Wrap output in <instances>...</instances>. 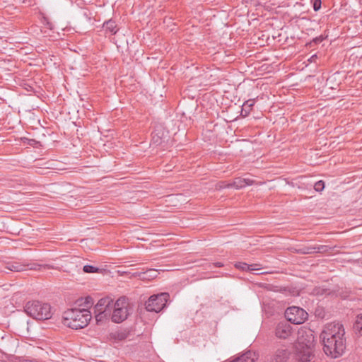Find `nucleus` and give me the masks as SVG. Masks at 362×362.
<instances>
[{
	"mask_svg": "<svg viewBox=\"0 0 362 362\" xmlns=\"http://www.w3.org/2000/svg\"><path fill=\"white\" fill-rule=\"evenodd\" d=\"M288 358V354L286 349H278L274 354L273 362H286Z\"/></svg>",
	"mask_w": 362,
	"mask_h": 362,
	"instance_id": "nucleus-14",
	"label": "nucleus"
},
{
	"mask_svg": "<svg viewBox=\"0 0 362 362\" xmlns=\"http://www.w3.org/2000/svg\"><path fill=\"white\" fill-rule=\"evenodd\" d=\"M291 332L292 327L286 321L279 322L276 326L275 335L279 339H288Z\"/></svg>",
	"mask_w": 362,
	"mask_h": 362,
	"instance_id": "nucleus-8",
	"label": "nucleus"
},
{
	"mask_svg": "<svg viewBox=\"0 0 362 362\" xmlns=\"http://www.w3.org/2000/svg\"><path fill=\"white\" fill-rule=\"evenodd\" d=\"M324 38L322 36L314 38L310 43V47H313V45H317L323 41Z\"/></svg>",
	"mask_w": 362,
	"mask_h": 362,
	"instance_id": "nucleus-25",
	"label": "nucleus"
},
{
	"mask_svg": "<svg viewBox=\"0 0 362 362\" xmlns=\"http://www.w3.org/2000/svg\"><path fill=\"white\" fill-rule=\"evenodd\" d=\"M168 298V293L153 295L146 302V309L149 312L159 313L166 306Z\"/></svg>",
	"mask_w": 362,
	"mask_h": 362,
	"instance_id": "nucleus-6",
	"label": "nucleus"
},
{
	"mask_svg": "<svg viewBox=\"0 0 362 362\" xmlns=\"http://www.w3.org/2000/svg\"><path fill=\"white\" fill-rule=\"evenodd\" d=\"M85 304H86V307L91 306L93 304L92 298L90 297L86 298V300H85Z\"/></svg>",
	"mask_w": 362,
	"mask_h": 362,
	"instance_id": "nucleus-27",
	"label": "nucleus"
},
{
	"mask_svg": "<svg viewBox=\"0 0 362 362\" xmlns=\"http://www.w3.org/2000/svg\"><path fill=\"white\" fill-rule=\"evenodd\" d=\"M327 246L325 245H320L317 247H308L305 249L303 253L304 254H312L315 252H320L325 251V248Z\"/></svg>",
	"mask_w": 362,
	"mask_h": 362,
	"instance_id": "nucleus-18",
	"label": "nucleus"
},
{
	"mask_svg": "<svg viewBox=\"0 0 362 362\" xmlns=\"http://www.w3.org/2000/svg\"><path fill=\"white\" fill-rule=\"evenodd\" d=\"M310 2L313 4V8L315 11H317L320 9L322 5L321 0H310Z\"/></svg>",
	"mask_w": 362,
	"mask_h": 362,
	"instance_id": "nucleus-24",
	"label": "nucleus"
},
{
	"mask_svg": "<svg viewBox=\"0 0 362 362\" xmlns=\"http://www.w3.org/2000/svg\"><path fill=\"white\" fill-rule=\"evenodd\" d=\"M314 355L309 347L303 349L296 354V359L300 362H311Z\"/></svg>",
	"mask_w": 362,
	"mask_h": 362,
	"instance_id": "nucleus-11",
	"label": "nucleus"
},
{
	"mask_svg": "<svg viewBox=\"0 0 362 362\" xmlns=\"http://www.w3.org/2000/svg\"><path fill=\"white\" fill-rule=\"evenodd\" d=\"M115 303L109 297L100 299L95 306V320L98 322L111 315Z\"/></svg>",
	"mask_w": 362,
	"mask_h": 362,
	"instance_id": "nucleus-5",
	"label": "nucleus"
},
{
	"mask_svg": "<svg viewBox=\"0 0 362 362\" xmlns=\"http://www.w3.org/2000/svg\"><path fill=\"white\" fill-rule=\"evenodd\" d=\"M158 274L159 273L157 269H147L144 272L139 273V276L142 279L150 280V279H155L156 277H157Z\"/></svg>",
	"mask_w": 362,
	"mask_h": 362,
	"instance_id": "nucleus-16",
	"label": "nucleus"
},
{
	"mask_svg": "<svg viewBox=\"0 0 362 362\" xmlns=\"http://www.w3.org/2000/svg\"><path fill=\"white\" fill-rule=\"evenodd\" d=\"M345 330L339 322L327 324L320 334L323 350L326 355L332 358L341 356L346 349Z\"/></svg>",
	"mask_w": 362,
	"mask_h": 362,
	"instance_id": "nucleus-1",
	"label": "nucleus"
},
{
	"mask_svg": "<svg viewBox=\"0 0 362 362\" xmlns=\"http://www.w3.org/2000/svg\"><path fill=\"white\" fill-rule=\"evenodd\" d=\"M285 317L290 322L300 325L308 319V314L304 309L300 307L292 306L286 310Z\"/></svg>",
	"mask_w": 362,
	"mask_h": 362,
	"instance_id": "nucleus-7",
	"label": "nucleus"
},
{
	"mask_svg": "<svg viewBox=\"0 0 362 362\" xmlns=\"http://www.w3.org/2000/svg\"><path fill=\"white\" fill-rule=\"evenodd\" d=\"M232 187L230 185V183H228L225 181L219 182L216 185V189H222L226 188H230Z\"/></svg>",
	"mask_w": 362,
	"mask_h": 362,
	"instance_id": "nucleus-22",
	"label": "nucleus"
},
{
	"mask_svg": "<svg viewBox=\"0 0 362 362\" xmlns=\"http://www.w3.org/2000/svg\"><path fill=\"white\" fill-rule=\"evenodd\" d=\"M161 137L158 136L157 134H153L152 136V141L153 144L158 145L161 144Z\"/></svg>",
	"mask_w": 362,
	"mask_h": 362,
	"instance_id": "nucleus-26",
	"label": "nucleus"
},
{
	"mask_svg": "<svg viewBox=\"0 0 362 362\" xmlns=\"http://www.w3.org/2000/svg\"><path fill=\"white\" fill-rule=\"evenodd\" d=\"M258 266L259 265L257 264H248L245 262H236L235 264V267L242 271L259 270L260 268H259Z\"/></svg>",
	"mask_w": 362,
	"mask_h": 362,
	"instance_id": "nucleus-15",
	"label": "nucleus"
},
{
	"mask_svg": "<svg viewBox=\"0 0 362 362\" xmlns=\"http://www.w3.org/2000/svg\"><path fill=\"white\" fill-rule=\"evenodd\" d=\"M26 270L30 269V270H40L41 269H46L49 268L48 265H42L39 264L37 263H30V264H26Z\"/></svg>",
	"mask_w": 362,
	"mask_h": 362,
	"instance_id": "nucleus-20",
	"label": "nucleus"
},
{
	"mask_svg": "<svg viewBox=\"0 0 362 362\" xmlns=\"http://www.w3.org/2000/svg\"><path fill=\"white\" fill-rule=\"evenodd\" d=\"M128 299L123 296L118 298L113 305L111 313L112 320L120 323L125 320L129 315Z\"/></svg>",
	"mask_w": 362,
	"mask_h": 362,
	"instance_id": "nucleus-4",
	"label": "nucleus"
},
{
	"mask_svg": "<svg viewBox=\"0 0 362 362\" xmlns=\"http://www.w3.org/2000/svg\"><path fill=\"white\" fill-rule=\"evenodd\" d=\"M254 182L255 181L250 178L236 177L233 182L230 183V185L232 187L239 189L246 186L252 185Z\"/></svg>",
	"mask_w": 362,
	"mask_h": 362,
	"instance_id": "nucleus-12",
	"label": "nucleus"
},
{
	"mask_svg": "<svg viewBox=\"0 0 362 362\" xmlns=\"http://www.w3.org/2000/svg\"><path fill=\"white\" fill-rule=\"evenodd\" d=\"M325 188V182L322 180L316 182L314 185V189L317 192H322Z\"/></svg>",
	"mask_w": 362,
	"mask_h": 362,
	"instance_id": "nucleus-23",
	"label": "nucleus"
},
{
	"mask_svg": "<svg viewBox=\"0 0 362 362\" xmlns=\"http://www.w3.org/2000/svg\"><path fill=\"white\" fill-rule=\"evenodd\" d=\"M354 328L362 335V314L357 315Z\"/></svg>",
	"mask_w": 362,
	"mask_h": 362,
	"instance_id": "nucleus-19",
	"label": "nucleus"
},
{
	"mask_svg": "<svg viewBox=\"0 0 362 362\" xmlns=\"http://www.w3.org/2000/svg\"><path fill=\"white\" fill-rule=\"evenodd\" d=\"M213 265L216 267H222L223 266V264L218 262L214 263Z\"/></svg>",
	"mask_w": 362,
	"mask_h": 362,
	"instance_id": "nucleus-29",
	"label": "nucleus"
},
{
	"mask_svg": "<svg viewBox=\"0 0 362 362\" xmlns=\"http://www.w3.org/2000/svg\"><path fill=\"white\" fill-rule=\"evenodd\" d=\"M103 28L105 33H110V35H115L119 30L115 21L111 19L105 21L103 23Z\"/></svg>",
	"mask_w": 362,
	"mask_h": 362,
	"instance_id": "nucleus-13",
	"label": "nucleus"
},
{
	"mask_svg": "<svg viewBox=\"0 0 362 362\" xmlns=\"http://www.w3.org/2000/svg\"><path fill=\"white\" fill-rule=\"evenodd\" d=\"M24 310L28 315L37 320H49L54 314L53 308L49 303L40 300L27 302Z\"/></svg>",
	"mask_w": 362,
	"mask_h": 362,
	"instance_id": "nucleus-3",
	"label": "nucleus"
},
{
	"mask_svg": "<svg viewBox=\"0 0 362 362\" xmlns=\"http://www.w3.org/2000/svg\"><path fill=\"white\" fill-rule=\"evenodd\" d=\"M18 346V341L16 339L12 337L3 338L1 344V351L8 355H13L16 352Z\"/></svg>",
	"mask_w": 362,
	"mask_h": 362,
	"instance_id": "nucleus-9",
	"label": "nucleus"
},
{
	"mask_svg": "<svg viewBox=\"0 0 362 362\" xmlns=\"http://www.w3.org/2000/svg\"><path fill=\"white\" fill-rule=\"evenodd\" d=\"M27 264L25 263H21L16 261H8L5 262V269L14 272H21L26 270Z\"/></svg>",
	"mask_w": 362,
	"mask_h": 362,
	"instance_id": "nucleus-10",
	"label": "nucleus"
},
{
	"mask_svg": "<svg viewBox=\"0 0 362 362\" xmlns=\"http://www.w3.org/2000/svg\"><path fill=\"white\" fill-rule=\"evenodd\" d=\"M255 103L254 99H249L243 103L241 111V114L243 117H247L250 114Z\"/></svg>",
	"mask_w": 362,
	"mask_h": 362,
	"instance_id": "nucleus-17",
	"label": "nucleus"
},
{
	"mask_svg": "<svg viewBox=\"0 0 362 362\" xmlns=\"http://www.w3.org/2000/svg\"><path fill=\"white\" fill-rule=\"evenodd\" d=\"M317 59V54H313L309 58L308 62L310 63L315 62Z\"/></svg>",
	"mask_w": 362,
	"mask_h": 362,
	"instance_id": "nucleus-28",
	"label": "nucleus"
},
{
	"mask_svg": "<svg viewBox=\"0 0 362 362\" xmlns=\"http://www.w3.org/2000/svg\"><path fill=\"white\" fill-rule=\"evenodd\" d=\"M100 269L92 265H85L83 267V271L85 273H98Z\"/></svg>",
	"mask_w": 362,
	"mask_h": 362,
	"instance_id": "nucleus-21",
	"label": "nucleus"
},
{
	"mask_svg": "<svg viewBox=\"0 0 362 362\" xmlns=\"http://www.w3.org/2000/svg\"><path fill=\"white\" fill-rule=\"evenodd\" d=\"M91 318V313L88 308H74L64 312L62 322L69 328L79 329L86 327Z\"/></svg>",
	"mask_w": 362,
	"mask_h": 362,
	"instance_id": "nucleus-2",
	"label": "nucleus"
}]
</instances>
